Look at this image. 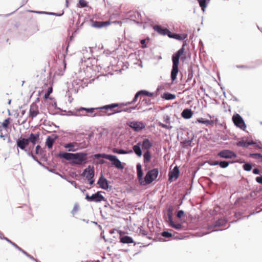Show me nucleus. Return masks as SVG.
<instances>
[{
  "label": "nucleus",
  "mask_w": 262,
  "mask_h": 262,
  "mask_svg": "<svg viewBox=\"0 0 262 262\" xmlns=\"http://www.w3.org/2000/svg\"><path fill=\"white\" fill-rule=\"evenodd\" d=\"M234 162H236L235 161H221L219 162V166L222 168H227L230 164H232Z\"/></svg>",
  "instance_id": "nucleus-34"
},
{
  "label": "nucleus",
  "mask_w": 262,
  "mask_h": 262,
  "mask_svg": "<svg viewBox=\"0 0 262 262\" xmlns=\"http://www.w3.org/2000/svg\"><path fill=\"white\" fill-rule=\"evenodd\" d=\"M136 169L137 178L140 184L142 186H146L151 184L156 180L159 175V169L154 168L148 170L143 178V171L142 165L140 163H137Z\"/></svg>",
  "instance_id": "nucleus-2"
},
{
  "label": "nucleus",
  "mask_w": 262,
  "mask_h": 262,
  "mask_svg": "<svg viewBox=\"0 0 262 262\" xmlns=\"http://www.w3.org/2000/svg\"><path fill=\"white\" fill-rule=\"evenodd\" d=\"M167 217L169 222V226H170L173 222L172 219V208L170 206L167 209Z\"/></svg>",
  "instance_id": "nucleus-31"
},
{
  "label": "nucleus",
  "mask_w": 262,
  "mask_h": 262,
  "mask_svg": "<svg viewBox=\"0 0 262 262\" xmlns=\"http://www.w3.org/2000/svg\"><path fill=\"white\" fill-rule=\"evenodd\" d=\"M73 153L67 152H59L57 156L60 158L64 159L66 160H72L73 159Z\"/></svg>",
  "instance_id": "nucleus-24"
},
{
  "label": "nucleus",
  "mask_w": 262,
  "mask_h": 262,
  "mask_svg": "<svg viewBox=\"0 0 262 262\" xmlns=\"http://www.w3.org/2000/svg\"><path fill=\"white\" fill-rule=\"evenodd\" d=\"M236 68L238 69H254L255 68L254 66H247L246 65H237Z\"/></svg>",
  "instance_id": "nucleus-51"
},
{
  "label": "nucleus",
  "mask_w": 262,
  "mask_h": 262,
  "mask_svg": "<svg viewBox=\"0 0 262 262\" xmlns=\"http://www.w3.org/2000/svg\"><path fill=\"white\" fill-rule=\"evenodd\" d=\"M185 44L183 43L182 48L172 56V66L170 73L171 83L177 79L179 73V60L181 56L184 53Z\"/></svg>",
  "instance_id": "nucleus-3"
},
{
  "label": "nucleus",
  "mask_w": 262,
  "mask_h": 262,
  "mask_svg": "<svg viewBox=\"0 0 262 262\" xmlns=\"http://www.w3.org/2000/svg\"><path fill=\"white\" fill-rule=\"evenodd\" d=\"M217 156L221 158L225 159H231L237 157L234 151L230 149L221 150L217 153Z\"/></svg>",
  "instance_id": "nucleus-8"
},
{
  "label": "nucleus",
  "mask_w": 262,
  "mask_h": 262,
  "mask_svg": "<svg viewBox=\"0 0 262 262\" xmlns=\"http://www.w3.org/2000/svg\"><path fill=\"white\" fill-rule=\"evenodd\" d=\"M227 220L225 218H220L216 220L212 225L213 227H222L226 225Z\"/></svg>",
  "instance_id": "nucleus-25"
},
{
  "label": "nucleus",
  "mask_w": 262,
  "mask_h": 262,
  "mask_svg": "<svg viewBox=\"0 0 262 262\" xmlns=\"http://www.w3.org/2000/svg\"><path fill=\"white\" fill-rule=\"evenodd\" d=\"M97 184L102 189L108 190L109 188L108 181L103 176L102 173L99 177Z\"/></svg>",
  "instance_id": "nucleus-15"
},
{
  "label": "nucleus",
  "mask_w": 262,
  "mask_h": 262,
  "mask_svg": "<svg viewBox=\"0 0 262 262\" xmlns=\"http://www.w3.org/2000/svg\"><path fill=\"white\" fill-rule=\"evenodd\" d=\"M110 24L108 21H93L92 26L96 28H102L103 27L106 26Z\"/></svg>",
  "instance_id": "nucleus-21"
},
{
  "label": "nucleus",
  "mask_w": 262,
  "mask_h": 262,
  "mask_svg": "<svg viewBox=\"0 0 262 262\" xmlns=\"http://www.w3.org/2000/svg\"><path fill=\"white\" fill-rule=\"evenodd\" d=\"M120 242L123 244H131L134 243L133 238L128 235L120 236Z\"/></svg>",
  "instance_id": "nucleus-26"
},
{
  "label": "nucleus",
  "mask_w": 262,
  "mask_h": 262,
  "mask_svg": "<svg viewBox=\"0 0 262 262\" xmlns=\"http://www.w3.org/2000/svg\"><path fill=\"white\" fill-rule=\"evenodd\" d=\"M256 182L260 184H262V176H258L255 178Z\"/></svg>",
  "instance_id": "nucleus-64"
},
{
  "label": "nucleus",
  "mask_w": 262,
  "mask_h": 262,
  "mask_svg": "<svg viewBox=\"0 0 262 262\" xmlns=\"http://www.w3.org/2000/svg\"><path fill=\"white\" fill-rule=\"evenodd\" d=\"M185 212L182 210H180L177 212L176 216L179 219H181L184 215Z\"/></svg>",
  "instance_id": "nucleus-54"
},
{
  "label": "nucleus",
  "mask_w": 262,
  "mask_h": 262,
  "mask_svg": "<svg viewBox=\"0 0 262 262\" xmlns=\"http://www.w3.org/2000/svg\"><path fill=\"white\" fill-rule=\"evenodd\" d=\"M87 153L79 152L74 153L73 156L72 163L76 165H82L87 162Z\"/></svg>",
  "instance_id": "nucleus-5"
},
{
  "label": "nucleus",
  "mask_w": 262,
  "mask_h": 262,
  "mask_svg": "<svg viewBox=\"0 0 262 262\" xmlns=\"http://www.w3.org/2000/svg\"><path fill=\"white\" fill-rule=\"evenodd\" d=\"M122 106H119L118 107H117V108H113L112 110H110L111 111V112L108 113L107 114V116H111L115 115L116 114L122 112L123 108L121 107Z\"/></svg>",
  "instance_id": "nucleus-32"
},
{
  "label": "nucleus",
  "mask_w": 262,
  "mask_h": 262,
  "mask_svg": "<svg viewBox=\"0 0 262 262\" xmlns=\"http://www.w3.org/2000/svg\"><path fill=\"white\" fill-rule=\"evenodd\" d=\"M255 144V142L253 140L251 141H245V148H247L250 145Z\"/></svg>",
  "instance_id": "nucleus-61"
},
{
  "label": "nucleus",
  "mask_w": 262,
  "mask_h": 262,
  "mask_svg": "<svg viewBox=\"0 0 262 262\" xmlns=\"http://www.w3.org/2000/svg\"><path fill=\"white\" fill-rule=\"evenodd\" d=\"M168 37L170 38L176 39L178 40H184L187 37L186 34H178L176 33H172L171 31L168 34Z\"/></svg>",
  "instance_id": "nucleus-18"
},
{
  "label": "nucleus",
  "mask_w": 262,
  "mask_h": 262,
  "mask_svg": "<svg viewBox=\"0 0 262 262\" xmlns=\"http://www.w3.org/2000/svg\"><path fill=\"white\" fill-rule=\"evenodd\" d=\"M236 145L239 147H245V141L244 140L239 141L236 142Z\"/></svg>",
  "instance_id": "nucleus-59"
},
{
  "label": "nucleus",
  "mask_w": 262,
  "mask_h": 262,
  "mask_svg": "<svg viewBox=\"0 0 262 262\" xmlns=\"http://www.w3.org/2000/svg\"><path fill=\"white\" fill-rule=\"evenodd\" d=\"M58 175L62 179L67 180L68 182H69L70 184H71L72 185H73V186H74L75 188H77V183H76L75 181H72V180H70L69 178H68L65 175H63V174H58Z\"/></svg>",
  "instance_id": "nucleus-37"
},
{
  "label": "nucleus",
  "mask_w": 262,
  "mask_h": 262,
  "mask_svg": "<svg viewBox=\"0 0 262 262\" xmlns=\"http://www.w3.org/2000/svg\"><path fill=\"white\" fill-rule=\"evenodd\" d=\"M127 124L136 132H139L145 127V124L142 121H132L127 122Z\"/></svg>",
  "instance_id": "nucleus-10"
},
{
  "label": "nucleus",
  "mask_w": 262,
  "mask_h": 262,
  "mask_svg": "<svg viewBox=\"0 0 262 262\" xmlns=\"http://www.w3.org/2000/svg\"><path fill=\"white\" fill-rule=\"evenodd\" d=\"M192 184H193V179L191 180L190 187L187 189L186 192V193L185 194V195H188V194H189L190 193L191 191L192 188Z\"/></svg>",
  "instance_id": "nucleus-63"
},
{
  "label": "nucleus",
  "mask_w": 262,
  "mask_h": 262,
  "mask_svg": "<svg viewBox=\"0 0 262 262\" xmlns=\"http://www.w3.org/2000/svg\"><path fill=\"white\" fill-rule=\"evenodd\" d=\"M113 152L116 154H120V155H126V154H130L133 153L132 150H125L122 149H119L118 148H114L113 149Z\"/></svg>",
  "instance_id": "nucleus-27"
},
{
  "label": "nucleus",
  "mask_w": 262,
  "mask_h": 262,
  "mask_svg": "<svg viewBox=\"0 0 262 262\" xmlns=\"http://www.w3.org/2000/svg\"><path fill=\"white\" fill-rule=\"evenodd\" d=\"M256 196V192L253 191L246 195L245 197L238 198L235 202L236 205H241L246 206V204L254 199Z\"/></svg>",
  "instance_id": "nucleus-6"
},
{
  "label": "nucleus",
  "mask_w": 262,
  "mask_h": 262,
  "mask_svg": "<svg viewBox=\"0 0 262 262\" xmlns=\"http://www.w3.org/2000/svg\"><path fill=\"white\" fill-rule=\"evenodd\" d=\"M153 29L160 34L168 36L170 31L167 28H163L160 25H156L154 26Z\"/></svg>",
  "instance_id": "nucleus-16"
},
{
  "label": "nucleus",
  "mask_w": 262,
  "mask_h": 262,
  "mask_svg": "<svg viewBox=\"0 0 262 262\" xmlns=\"http://www.w3.org/2000/svg\"><path fill=\"white\" fill-rule=\"evenodd\" d=\"M193 140V138H192L190 140H185L181 142V144L182 145V147L183 148H187L188 146H190L191 145V144Z\"/></svg>",
  "instance_id": "nucleus-36"
},
{
  "label": "nucleus",
  "mask_w": 262,
  "mask_h": 262,
  "mask_svg": "<svg viewBox=\"0 0 262 262\" xmlns=\"http://www.w3.org/2000/svg\"><path fill=\"white\" fill-rule=\"evenodd\" d=\"M198 3L200 7L202 9V10L204 12L205 8L207 7V0H198Z\"/></svg>",
  "instance_id": "nucleus-40"
},
{
  "label": "nucleus",
  "mask_w": 262,
  "mask_h": 262,
  "mask_svg": "<svg viewBox=\"0 0 262 262\" xmlns=\"http://www.w3.org/2000/svg\"><path fill=\"white\" fill-rule=\"evenodd\" d=\"M195 122L204 124H205L207 126H208V120L205 119L203 118H199L197 119Z\"/></svg>",
  "instance_id": "nucleus-46"
},
{
  "label": "nucleus",
  "mask_w": 262,
  "mask_h": 262,
  "mask_svg": "<svg viewBox=\"0 0 262 262\" xmlns=\"http://www.w3.org/2000/svg\"><path fill=\"white\" fill-rule=\"evenodd\" d=\"M139 95L138 92L136 93L133 100L130 102H128L126 103H118L119 104V106H127V105L132 104L134 103L137 101L138 97H139Z\"/></svg>",
  "instance_id": "nucleus-30"
},
{
  "label": "nucleus",
  "mask_w": 262,
  "mask_h": 262,
  "mask_svg": "<svg viewBox=\"0 0 262 262\" xmlns=\"http://www.w3.org/2000/svg\"><path fill=\"white\" fill-rule=\"evenodd\" d=\"M118 106H119V104L118 103H113L98 107L86 108L80 107L77 110L78 111L80 112L85 111L88 114H80L75 115L79 117L88 116L91 117L107 116V114L108 112H107V111L112 110Z\"/></svg>",
  "instance_id": "nucleus-1"
},
{
  "label": "nucleus",
  "mask_w": 262,
  "mask_h": 262,
  "mask_svg": "<svg viewBox=\"0 0 262 262\" xmlns=\"http://www.w3.org/2000/svg\"><path fill=\"white\" fill-rule=\"evenodd\" d=\"M94 167L91 166H89L88 168H85L81 174V176L85 177L87 180L94 178Z\"/></svg>",
  "instance_id": "nucleus-13"
},
{
  "label": "nucleus",
  "mask_w": 262,
  "mask_h": 262,
  "mask_svg": "<svg viewBox=\"0 0 262 262\" xmlns=\"http://www.w3.org/2000/svg\"><path fill=\"white\" fill-rule=\"evenodd\" d=\"M219 161H208L207 162L208 164L211 166H216V165H219Z\"/></svg>",
  "instance_id": "nucleus-58"
},
{
  "label": "nucleus",
  "mask_w": 262,
  "mask_h": 262,
  "mask_svg": "<svg viewBox=\"0 0 262 262\" xmlns=\"http://www.w3.org/2000/svg\"><path fill=\"white\" fill-rule=\"evenodd\" d=\"M151 155L149 150H146L143 154L144 162L148 163L151 159Z\"/></svg>",
  "instance_id": "nucleus-33"
},
{
  "label": "nucleus",
  "mask_w": 262,
  "mask_h": 262,
  "mask_svg": "<svg viewBox=\"0 0 262 262\" xmlns=\"http://www.w3.org/2000/svg\"><path fill=\"white\" fill-rule=\"evenodd\" d=\"M235 162L241 163H244V165H243V168L244 170L246 171H250L252 169L253 165L250 163L245 162L244 160L241 162H239L238 161H236Z\"/></svg>",
  "instance_id": "nucleus-29"
},
{
  "label": "nucleus",
  "mask_w": 262,
  "mask_h": 262,
  "mask_svg": "<svg viewBox=\"0 0 262 262\" xmlns=\"http://www.w3.org/2000/svg\"><path fill=\"white\" fill-rule=\"evenodd\" d=\"M28 139L23 138L22 135L19 138L16 140V145L18 148H20L25 151H27L28 149L26 148L27 146L29 145Z\"/></svg>",
  "instance_id": "nucleus-11"
},
{
  "label": "nucleus",
  "mask_w": 262,
  "mask_h": 262,
  "mask_svg": "<svg viewBox=\"0 0 262 262\" xmlns=\"http://www.w3.org/2000/svg\"><path fill=\"white\" fill-rule=\"evenodd\" d=\"M161 98L166 100H173L176 98V96L174 94H171L169 92H165L161 95Z\"/></svg>",
  "instance_id": "nucleus-28"
},
{
  "label": "nucleus",
  "mask_w": 262,
  "mask_h": 262,
  "mask_svg": "<svg viewBox=\"0 0 262 262\" xmlns=\"http://www.w3.org/2000/svg\"><path fill=\"white\" fill-rule=\"evenodd\" d=\"M53 89L52 87H50L48 89L47 91L45 93L44 95V99L47 100L48 99H50L51 100H53V98H50V95L52 93Z\"/></svg>",
  "instance_id": "nucleus-41"
},
{
  "label": "nucleus",
  "mask_w": 262,
  "mask_h": 262,
  "mask_svg": "<svg viewBox=\"0 0 262 262\" xmlns=\"http://www.w3.org/2000/svg\"><path fill=\"white\" fill-rule=\"evenodd\" d=\"M0 238L1 239H4V240L6 241L7 242L10 243V244L12 243V242L11 240H10L9 238L5 237L1 231H0Z\"/></svg>",
  "instance_id": "nucleus-62"
},
{
  "label": "nucleus",
  "mask_w": 262,
  "mask_h": 262,
  "mask_svg": "<svg viewBox=\"0 0 262 262\" xmlns=\"http://www.w3.org/2000/svg\"><path fill=\"white\" fill-rule=\"evenodd\" d=\"M76 144V143H69L64 145V147L65 148L68 149L69 151H75L76 149L74 148V144Z\"/></svg>",
  "instance_id": "nucleus-35"
},
{
  "label": "nucleus",
  "mask_w": 262,
  "mask_h": 262,
  "mask_svg": "<svg viewBox=\"0 0 262 262\" xmlns=\"http://www.w3.org/2000/svg\"><path fill=\"white\" fill-rule=\"evenodd\" d=\"M262 211V209L259 211H257L256 212H251L250 213V214H249L247 216H243L242 217H241L239 218V219H237V220H235V221H232L231 222V223H236L239 220H241V219H248L249 218V216H250L251 215H254V214H255L256 213H258L259 212H260V211Z\"/></svg>",
  "instance_id": "nucleus-39"
},
{
  "label": "nucleus",
  "mask_w": 262,
  "mask_h": 262,
  "mask_svg": "<svg viewBox=\"0 0 262 262\" xmlns=\"http://www.w3.org/2000/svg\"><path fill=\"white\" fill-rule=\"evenodd\" d=\"M30 116L32 118H35L39 113V111H29Z\"/></svg>",
  "instance_id": "nucleus-55"
},
{
  "label": "nucleus",
  "mask_w": 262,
  "mask_h": 262,
  "mask_svg": "<svg viewBox=\"0 0 262 262\" xmlns=\"http://www.w3.org/2000/svg\"><path fill=\"white\" fill-rule=\"evenodd\" d=\"M193 78V71L191 68H189L188 70V76L186 80V82H188L191 81Z\"/></svg>",
  "instance_id": "nucleus-44"
},
{
  "label": "nucleus",
  "mask_w": 262,
  "mask_h": 262,
  "mask_svg": "<svg viewBox=\"0 0 262 262\" xmlns=\"http://www.w3.org/2000/svg\"><path fill=\"white\" fill-rule=\"evenodd\" d=\"M88 3L85 0H79L78 7L79 8H84L87 6Z\"/></svg>",
  "instance_id": "nucleus-50"
},
{
  "label": "nucleus",
  "mask_w": 262,
  "mask_h": 262,
  "mask_svg": "<svg viewBox=\"0 0 262 262\" xmlns=\"http://www.w3.org/2000/svg\"><path fill=\"white\" fill-rule=\"evenodd\" d=\"M163 121L166 123V124H164L161 122H158L157 123V125L163 128H165L168 130H170L172 128V126L170 125V119L168 115L165 114L163 116Z\"/></svg>",
  "instance_id": "nucleus-12"
},
{
  "label": "nucleus",
  "mask_w": 262,
  "mask_h": 262,
  "mask_svg": "<svg viewBox=\"0 0 262 262\" xmlns=\"http://www.w3.org/2000/svg\"><path fill=\"white\" fill-rule=\"evenodd\" d=\"M11 245H12L14 248H15L16 249H17L18 251L23 253L24 255H25L26 256H28V255L29 254L26 251L24 250L22 248L19 247L17 245H16L15 243L12 242V243L11 244Z\"/></svg>",
  "instance_id": "nucleus-42"
},
{
  "label": "nucleus",
  "mask_w": 262,
  "mask_h": 262,
  "mask_svg": "<svg viewBox=\"0 0 262 262\" xmlns=\"http://www.w3.org/2000/svg\"><path fill=\"white\" fill-rule=\"evenodd\" d=\"M249 156L250 158L259 160L262 155L260 153H250Z\"/></svg>",
  "instance_id": "nucleus-45"
},
{
  "label": "nucleus",
  "mask_w": 262,
  "mask_h": 262,
  "mask_svg": "<svg viewBox=\"0 0 262 262\" xmlns=\"http://www.w3.org/2000/svg\"><path fill=\"white\" fill-rule=\"evenodd\" d=\"M232 121L235 126L237 127L245 130L246 128V125L242 116L238 114H236L232 116Z\"/></svg>",
  "instance_id": "nucleus-9"
},
{
  "label": "nucleus",
  "mask_w": 262,
  "mask_h": 262,
  "mask_svg": "<svg viewBox=\"0 0 262 262\" xmlns=\"http://www.w3.org/2000/svg\"><path fill=\"white\" fill-rule=\"evenodd\" d=\"M146 40H149V37H147L146 39H143L141 40L140 43L141 45V47L142 48H145L147 47V45H146Z\"/></svg>",
  "instance_id": "nucleus-53"
},
{
  "label": "nucleus",
  "mask_w": 262,
  "mask_h": 262,
  "mask_svg": "<svg viewBox=\"0 0 262 262\" xmlns=\"http://www.w3.org/2000/svg\"><path fill=\"white\" fill-rule=\"evenodd\" d=\"M35 154L36 155H39L41 156H43L45 155L44 150L41 148V146L39 145H37L35 147Z\"/></svg>",
  "instance_id": "nucleus-43"
},
{
  "label": "nucleus",
  "mask_w": 262,
  "mask_h": 262,
  "mask_svg": "<svg viewBox=\"0 0 262 262\" xmlns=\"http://www.w3.org/2000/svg\"><path fill=\"white\" fill-rule=\"evenodd\" d=\"M179 167L176 165L173 167L171 171L169 172L168 181L171 182L173 181V179L177 180L179 178Z\"/></svg>",
  "instance_id": "nucleus-14"
},
{
  "label": "nucleus",
  "mask_w": 262,
  "mask_h": 262,
  "mask_svg": "<svg viewBox=\"0 0 262 262\" xmlns=\"http://www.w3.org/2000/svg\"><path fill=\"white\" fill-rule=\"evenodd\" d=\"M102 193H105L102 191H98L97 192L93 194L91 196H90L88 193L85 194V199L88 202H94L96 203H99L101 201H106V199L103 195L101 194Z\"/></svg>",
  "instance_id": "nucleus-7"
},
{
  "label": "nucleus",
  "mask_w": 262,
  "mask_h": 262,
  "mask_svg": "<svg viewBox=\"0 0 262 262\" xmlns=\"http://www.w3.org/2000/svg\"><path fill=\"white\" fill-rule=\"evenodd\" d=\"M161 235L166 238H169L172 236V234L168 231H164L161 233Z\"/></svg>",
  "instance_id": "nucleus-48"
},
{
  "label": "nucleus",
  "mask_w": 262,
  "mask_h": 262,
  "mask_svg": "<svg viewBox=\"0 0 262 262\" xmlns=\"http://www.w3.org/2000/svg\"><path fill=\"white\" fill-rule=\"evenodd\" d=\"M141 142H139L133 146V152L135 154L139 157H141L143 155V152L141 148Z\"/></svg>",
  "instance_id": "nucleus-20"
},
{
  "label": "nucleus",
  "mask_w": 262,
  "mask_h": 262,
  "mask_svg": "<svg viewBox=\"0 0 262 262\" xmlns=\"http://www.w3.org/2000/svg\"><path fill=\"white\" fill-rule=\"evenodd\" d=\"M9 120H10V118H8L7 119H6L4 121V122L2 123V126L3 127H3H4V128H7L8 127V125L10 123Z\"/></svg>",
  "instance_id": "nucleus-56"
},
{
  "label": "nucleus",
  "mask_w": 262,
  "mask_h": 262,
  "mask_svg": "<svg viewBox=\"0 0 262 262\" xmlns=\"http://www.w3.org/2000/svg\"><path fill=\"white\" fill-rule=\"evenodd\" d=\"M152 142L148 138H145L141 143V146L144 150H149L152 146Z\"/></svg>",
  "instance_id": "nucleus-22"
},
{
  "label": "nucleus",
  "mask_w": 262,
  "mask_h": 262,
  "mask_svg": "<svg viewBox=\"0 0 262 262\" xmlns=\"http://www.w3.org/2000/svg\"><path fill=\"white\" fill-rule=\"evenodd\" d=\"M143 105L145 106H148L150 105L151 104L150 100L146 99H143L142 101Z\"/></svg>",
  "instance_id": "nucleus-57"
},
{
  "label": "nucleus",
  "mask_w": 262,
  "mask_h": 262,
  "mask_svg": "<svg viewBox=\"0 0 262 262\" xmlns=\"http://www.w3.org/2000/svg\"><path fill=\"white\" fill-rule=\"evenodd\" d=\"M139 234L142 235V236H145L147 234V232L142 229V227L141 226L139 228Z\"/></svg>",
  "instance_id": "nucleus-60"
},
{
  "label": "nucleus",
  "mask_w": 262,
  "mask_h": 262,
  "mask_svg": "<svg viewBox=\"0 0 262 262\" xmlns=\"http://www.w3.org/2000/svg\"><path fill=\"white\" fill-rule=\"evenodd\" d=\"M28 141L29 142H31L32 145L34 146L36 144L38 141L39 139V133H37V134L31 133L28 138Z\"/></svg>",
  "instance_id": "nucleus-19"
},
{
  "label": "nucleus",
  "mask_w": 262,
  "mask_h": 262,
  "mask_svg": "<svg viewBox=\"0 0 262 262\" xmlns=\"http://www.w3.org/2000/svg\"><path fill=\"white\" fill-rule=\"evenodd\" d=\"M64 14V11H62L61 13H55V12H46L45 14L49 15H54L56 16H61Z\"/></svg>",
  "instance_id": "nucleus-49"
},
{
  "label": "nucleus",
  "mask_w": 262,
  "mask_h": 262,
  "mask_svg": "<svg viewBox=\"0 0 262 262\" xmlns=\"http://www.w3.org/2000/svg\"><path fill=\"white\" fill-rule=\"evenodd\" d=\"M140 14L138 12H129L128 16L130 18L131 20H135V19H137L139 17Z\"/></svg>",
  "instance_id": "nucleus-38"
},
{
  "label": "nucleus",
  "mask_w": 262,
  "mask_h": 262,
  "mask_svg": "<svg viewBox=\"0 0 262 262\" xmlns=\"http://www.w3.org/2000/svg\"><path fill=\"white\" fill-rule=\"evenodd\" d=\"M59 136L56 134H52L51 136H48L46 141V145L48 148H51L56 139Z\"/></svg>",
  "instance_id": "nucleus-17"
},
{
  "label": "nucleus",
  "mask_w": 262,
  "mask_h": 262,
  "mask_svg": "<svg viewBox=\"0 0 262 262\" xmlns=\"http://www.w3.org/2000/svg\"><path fill=\"white\" fill-rule=\"evenodd\" d=\"M169 226L177 230H179L181 229L182 226L181 224H175L173 222Z\"/></svg>",
  "instance_id": "nucleus-47"
},
{
  "label": "nucleus",
  "mask_w": 262,
  "mask_h": 262,
  "mask_svg": "<svg viewBox=\"0 0 262 262\" xmlns=\"http://www.w3.org/2000/svg\"><path fill=\"white\" fill-rule=\"evenodd\" d=\"M29 111H39L38 106L35 102H33L31 104Z\"/></svg>",
  "instance_id": "nucleus-52"
},
{
  "label": "nucleus",
  "mask_w": 262,
  "mask_h": 262,
  "mask_svg": "<svg viewBox=\"0 0 262 262\" xmlns=\"http://www.w3.org/2000/svg\"><path fill=\"white\" fill-rule=\"evenodd\" d=\"M193 114V111L188 108H185L181 113V116L185 119H190Z\"/></svg>",
  "instance_id": "nucleus-23"
},
{
  "label": "nucleus",
  "mask_w": 262,
  "mask_h": 262,
  "mask_svg": "<svg viewBox=\"0 0 262 262\" xmlns=\"http://www.w3.org/2000/svg\"><path fill=\"white\" fill-rule=\"evenodd\" d=\"M94 157L95 158H102L110 160L111 161L112 164L114 165L118 169L122 170L124 168L121 162L118 159L116 156L104 153H99L95 154Z\"/></svg>",
  "instance_id": "nucleus-4"
}]
</instances>
